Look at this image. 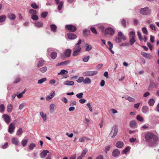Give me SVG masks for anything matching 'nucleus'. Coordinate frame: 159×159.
<instances>
[{
    "label": "nucleus",
    "mask_w": 159,
    "mask_h": 159,
    "mask_svg": "<svg viewBox=\"0 0 159 159\" xmlns=\"http://www.w3.org/2000/svg\"><path fill=\"white\" fill-rule=\"evenodd\" d=\"M45 62V61L43 60H41L40 61H39L38 62V64L37 65V67H39L42 66L44 64Z\"/></svg>",
    "instance_id": "obj_22"
},
{
    "label": "nucleus",
    "mask_w": 159,
    "mask_h": 159,
    "mask_svg": "<svg viewBox=\"0 0 159 159\" xmlns=\"http://www.w3.org/2000/svg\"><path fill=\"white\" fill-rule=\"evenodd\" d=\"M123 98H124L126 100H128L130 102H134L135 101V100L133 98L128 96L126 95L124 97H123Z\"/></svg>",
    "instance_id": "obj_17"
},
{
    "label": "nucleus",
    "mask_w": 159,
    "mask_h": 159,
    "mask_svg": "<svg viewBox=\"0 0 159 159\" xmlns=\"http://www.w3.org/2000/svg\"><path fill=\"white\" fill-rule=\"evenodd\" d=\"M142 30L143 33L145 34H148V32L147 30V28L146 27H142Z\"/></svg>",
    "instance_id": "obj_50"
},
{
    "label": "nucleus",
    "mask_w": 159,
    "mask_h": 159,
    "mask_svg": "<svg viewBox=\"0 0 159 159\" xmlns=\"http://www.w3.org/2000/svg\"><path fill=\"white\" fill-rule=\"evenodd\" d=\"M35 146H36V145L35 144H34V143H32L29 145V148L30 150H32L35 147Z\"/></svg>",
    "instance_id": "obj_51"
},
{
    "label": "nucleus",
    "mask_w": 159,
    "mask_h": 159,
    "mask_svg": "<svg viewBox=\"0 0 159 159\" xmlns=\"http://www.w3.org/2000/svg\"><path fill=\"white\" fill-rule=\"evenodd\" d=\"M91 83V79L89 78H86L84 79V83L85 84H90Z\"/></svg>",
    "instance_id": "obj_25"
},
{
    "label": "nucleus",
    "mask_w": 159,
    "mask_h": 159,
    "mask_svg": "<svg viewBox=\"0 0 159 159\" xmlns=\"http://www.w3.org/2000/svg\"><path fill=\"white\" fill-rule=\"evenodd\" d=\"M15 129V126L14 123H11L9 126L8 128V132L11 134H12L14 133V130Z\"/></svg>",
    "instance_id": "obj_7"
},
{
    "label": "nucleus",
    "mask_w": 159,
    "mask_h": 159,
    "mask_svg": "<svg viewBox=\"0 0 159 159\" xmlns=\"http://www.w3.org/2000/svg\"><path fill=\"white\" fill-rule=\"evenodd\" d=\"M40 115L43 118L44 121H45L47 119V115L46 114L44 113L43 112L41 111L40 113Z\"/></svg>",
    "instance_id": "obj_26"
},
{
    "label": "nucleus",
    "mask_w": 159,
    "mask_h": 159,
    "mask_svg": "<svg viewBox=\"0 0 159 159\" xmlns=\"http://www.w3.org/2000/svg\"><path fill=\"white\" fill-rule=\"evenodd\" d=\"M31 18L34 20H37L39 19V17L36 14L31 16Z\"/></svg>",
    "instance_id": "obj_49"
},
{
    "label": "nucleus",
    "mask_w": 159,
    "mask_h": 159,
    "mask_svg": "<svg viewBox=\"0 0 159 159\" xmlns=\"http://www.w3.org/2000/svg\"><path fill=\"white\" fill-rule=\"evenodd\" d=\"M137 119L140 122H143L144 120L143 117L139 115H138L136 116Z\"/></svg>",
    "instance_id": "obj_38"
},
{
    "label": "nucleus",
    "mask_w": 159,
    "mask_h": 159,
    "mask_svg": "<svg viewBox=\"0 0 159 159\" xmlns=\"http://www.w3.org/2000/svg\"><path fill=\"white\" fill-rule=\"evenodd\" d=\"M83 94L82 93H80L77 94L76 95V96L77 98L79 99H81L83 98Z\"/></svg>",
    "instance_id": "obj_53"
},
{
    "label": "nucleus",
    "mask_w": 159,
    "mask_h": 159,
    "mask_svg": "<svg viewBox=\"0 0 159 159\" xmlns=\"http://www.w3.org/2000/svg\"><path fill=\"white\" fill-rule=\"evenodd\" d=\"M70 62L69 60L63 62L58 63L57 64V66H64L68 64Z\"/></svg>",
    "instance_id": "obj_13"
},
{
    "label": "nucleus",
    "mask_w": 159,
    "mask_h": 159,
    "mask_svg": "<svg viewBox=\"0 0 159 159\" xmlns=\"http://www.w3.org/2000/svg\"><path fill=\"white\" fill-rule=\"evenodd\" d=\"M120 154V152L118 149H116L113 151L112 155L114 157H118Z\"/></svg>",
    "instance_id": "obj_12"
},
{
    "label": "nucleus",
    "mask_w": 159,
    "mask_h": 159,
    "mask_svg": "<svg viewBox=\"0 0 159 159\" xmlns=\"http://www.w3.org/2000/svg\"><path fill=\"white\" fill-rule=\"evenodd\" d=\"M107 44L109 46V47L108 48V49H111L113 48V45L111 42L108 41L107 42Z\"/></svg>",
    "instance_id": "obj_63"
},
{
    "label": "nucleus",
    "mask_w": 159,
    "mask_h": 159,
    "mask_svg": "<svg viewBox=\"0 0 159 159\" xmlns=\"http://www.w3.org/2000/svg\"><path fill=\"white\" fill-rule=\"evenodd\" d=\"M114 30L111 27L107 28L105 30V34H107L112 35L114 34Z\"/></svg>",
    "instance_id": "obj_8"
},
{
    "label": "nucleus",
    "mask_w": 159,
    "mask_h": 159,
    "mask_svg": "<svg viewBox=\"0 0 159 159\" xmlns=\"http://www.w3.org/2000/svg\"><path fill=\"white\" fill-rule=\"evenodd\" d=\"M82 42L81 40L80 39L78 43L76 44L73 48V52L72 55L75 57L77 56L81 52V48L80 46V44Z\"/></svg>",
    "instance_id": "obj_2"
},
{
    "label": "nucleus",
    "mask_w": 159,
    "mask_h": 159,
    "mask_svg": "<svg viewBox=\"0 0 159 159\" xmlns=\"http://www.w3.org/2000/svg\"><path fill=\"white\" fill-rule=\"evenodd\" d=\"M66 72V73L67 74L68 73V71L64 69H63L61 70V72L58 73V75H63L64 73Z\"/></svg>",
    "instance_id": "obj_52"
},
{
    "label": "nucleus",
    "mask_w": 159,
    "mask_h": 159,
    "mask_svg": "<svg viewBox=\"0 0 159 159\" xmlns=\"http://www.w3.org/2000/svg\"><path fill=\"white\" fill-rule=\"evenodd\" d=\"M49 151L47 150H43L40 154V157L41 158H43L48 153H49Z\"/></svg>",
    "instance_id": "obj_11"
},
{
    "label": "nucleus",
    "mask_w": 159,
    "mask_h": 159,
    "mask_svg": "<svg viewBox=\"0 0 159 159\" xmlns=\"http://www.w3.org/2000/svg\"><path fill=\"white\" fill-rule=\"evenodd\" d=\"M48 13L47 11L43 12L41 14V16L43 18H45L47 16Z\"/></svg>",
    "instance_id": "obj_47"
},
{
    "label": "nucleus",
    "mask_w": 159,
    "mask_h": 159,
    "mask_svg": "<svg viewBox=\"0 0 159 159\" xmlns=\"http://www.w3.org/2000/svg\"><path fill=\"white\" fill-rule=\"evenodd\" d=\"M118 127L117 125H115L112 128V129L109 134V136H110L112 138H114L116 136L118 133Z\"/></svg>",
    "instance_id": "obj_3"
},
{
    "label": "nucleus",
    "mask_w": 159,
    "mask_h": 159,
    "mask_svg": "<svg viewBox=\"0 0 159 159\" xmlns=\"http://www.w3.org/2000/svg\"><path fill=\"white\" fill-rule=\"evenodd\" d=\"M66 29L69 30V31L74 32L76 30V28L75 26L71 25H66L65 26Z\"/></svg>",
    "instance_id": "obj_6"
},
{
    "label": "nucleus",
    "mask_w": 159,
    "mask_h": 159,
    "mask_svg": "<svg viewBox=\"0 0 159 159\" xmlns=\"http://www.w3.org/2000/svg\"><path fill=\"white\" fill-rule=\"evenodd\" d=\"M118 35L120 37V38H121L122 39L124 40H125V39H126L125 37L123 35V33L121 32H120L119 33H118Z\"/></svg>",
    "instance_id": "obj_42"
},
{
    "label": "nucleus",
    "mask_w": 159,
    "mask_h": 159,
    "mask_svg": "<svg viewBox=\"0 0 159 159\" xmlns=\"http://www.w3.org/2000/svg\"><path fill=\"white\" fill-rule=\"evenodd\" d=\"M29 13L31 15V16L37 14V12L35 10L30 9L29 11Z\"/></svg>",
    "instance_id": "obj_31"
},
{
    "label": "nucleus",
    "mask_w": 159,
    "mask_h": 159,
    "mask_svg": "<svg viewBox=\"0 0 159 159\" xmlns=\"http://www.w3.org/2000/svg\"><path fill=\"white\" fill-rule=\"evenodd\" d=\"M12 106L11 105H8L7 107V111L9 112H11L12 110Z\"/></svg>",
    "instance_id": "obj_39"
},
{
    "label": "nucleus",
    "mask_w": 159,
    "mask_h": 159,
    "mask_svg": "<svg viewBox=\"0 0 159 159\" xmlns=\"http://www.w3.org/2000/svg\"><path fill=\"white\" fill-rule=\"evenodd\" d=\"M83 34L84 36L88 35L90 32V31L89 30L85 29L83 30Z\"/></svg>",
    "instance_id": "obj_48"
},
{
    "label": "nucleus",
    "mask_w": 159,
    "mask_h": 159,
    "mask_svg": "<svg viewBox=\"0 0 159 159\" xmlns=\"http://www.w3.org/2000/svg\"><path fill=\"white\" fill-rule=\"evenodd\" d=\"M130 150V148L129 147H127L125 149H124L123 151V154H126L127 153V152L129 151Z\"/></svg>",
    "instance_id": "obj_55"
},
{
    "label": "nucleus",
    "mask_w": 159,
    "mask_h": 159,
    "mask_svg": "<svg viewBox=\"0 0 159 159\" xmlns=\"http://www.w3.org/2000/svg\"><path fill=\"white\" fill-rule=\"evenodd\" d=\"M141 54L144 57L146 58H150L151 57V55L150 54L144 52H141Z\"/></svg>",
    "instance_id": "obj_24"
},
{
    "label": "nucleus",
    "mask_w": 159,
    "mask_h": 159,
    "mask_svg": "<svg viewBox=\"0 0 159 159\" xmlns=\"http://www.w3.org/2000/svg\"><path fill=\"white\" fill-rule=\"evenodd\" d=\"M138 36L139 37V39L140 41H141L142 40V38L141 36V32L140 31H138L137 32Z\"/></svg>",
    "instance_id": "obj_60"
},
{
    "label": "nucleus",
    "mask_w": 159,
    "mask_h": 159,
    "mask_svg": "<svg viewBox=\"0 0 159 159\" xmlns=\"http://www.w3.org/2000/svg\"><path fill=\"white\" fill-rule=\"evenodd\" d=\"M6 16L5 15H2L0 16V22L2 23L4 22L6 20Z\"/></svg>",
    "instance_id": "obj_36"
},
{
    "label": "nucleus",
    "mask_w": 159,
    "mask_h": 159,
    "mask_svg": "<svg viewBox=\"0 0 159 159\" xmlns=\"http://www.w3.org/2000/svg\"><path fill=\"white\" fill-rule=\"evenodd\" d=\"M63 84L65 85L71 86L74 84V82L72 81L67 80L64 81Z\"/></svg>",
    "instance_id": "obj_16"
},
{
    "label": "nucleus",
    "mask_w": 159,
    "mask_h": 159,
    "mask_svg": "<svg viewBox=\"0 0 159 159\" xmlns=\"http://www.w3.org/2000/svg\"><path fill=\"white\" fill-rule=\"evenodd\" d=\"M90 58L89 56H85L82 59L83 61L84 62H88Z\"/></svg>",
    "instance_id": "obj_37"
},
{
    "label": "nucleus",
    "mask_w": 159,
    "mask_h": 159,
    "mask_svg": "<svg viewBox=\"0 0 159 159\" xmlns=\"http://www.w3.org/2000/svg\"><path fill=\"white\" fill-rule=\"evenodd\" d=\"M139 11L140 14L143 15H149L151 12V10L148 7H146L143 8H141Z\"/></svg>",
    "instance_id": "obj_4"
},
{
    "label": "nucleus",
    "mask_w": 159,
    "mask_h": 159,
    "mask_svg": "<svg viewBox=\"0 0 159 159\" xmlns=\"http://www.w3.org/2000/svg\"><path fill=\"white\" fill-rule=\"evenodd\" d=\"M55 105L53 103L51 104L49 107V109L50 111L52 112H53L54 111V106Z\"/></svg>",
    "instance_id": "obj_44"
},
{
    "label": "nucleus",
    "mask_w": 159,
    "mask_h": 159,
    "mask_svg": "<svg viewBox=\"0 0 159 159\" xmlns=\"http://www.w3.org/2000/svg\"><path fill=\"white\" fill-rule=\"evenodd\" d=\"M85 51H89L91 50L92 49V47L88 44H85Z\"/></svg>",
    "instance_id": "obj_29"
},
{
    "label": "nucleus",
    "mask_w": 159,
    "mask_h": 159,
    "mask_svg": "<svg viewBox=\"0 0 159 159\" xmlns=\"http://www.w3.org/2000/svg\"><path fill=\"white\" fill-rule=\"evenodd\" d=\"M5 109V107L3 104H1L0 105V112H3Z\"/></svg>",
    "instance_id": "obj_54"
},
{
    "label": "nucleus",
    "mask_w": 159,
    "mask_h": 159,
    "mask_svg": "<svg viewBox=\"0 0 159 159\" xmlns=\"http://www.w3.org/2000/svg\"><path fill=\"white\" fill-rule=\"evenodd\" d=\"M57 53L54 52H52L51 54V57L53 59H56L57 57Z\"/></svg>",
    "instance_id": "obj_28"
},
{
    "label": "nucleus",
    "mask_w": 159,
    "mask_h": 159,
    "mask_svg": "<svg viewBox=\"0 0 159 159\" xmlns=\"http://www.w3.org/2000/svg\"><path fill=\"white\" fill-rule=\"evenodd\" d=\"M28 142V140L27 139H23L21 143H22V145L24 147H25L26 145Z\"/></svg>",
    "instance_id": "obj_45"
},
{
    "label": "nucleus",
    "mask_w": 159,
    "mask_h": 159,
    "mask_svg": "<svg viewBox=\"0 0 159 159\" xmlns=\"http://www.w3.org/2000/svg\"><path fill=\"white\" fill-rule=\"evenodd\" d=\"M39 70L42 73H44L47 71V68L46 66H44L43 67L40 68L39 69Z\"/></svg>",
    "instance_id": "obj_34"
},
{
    "label": "nucleus",
    "mask_w": 159,
    "mask_h": 159,
    "mask_svg": "<svg viewBox=\"0 0 159 159\" xmlns=\"http://www.w3.org/2000/svg\"><path fill=\"white\" fill-rule=\"evenodd\" d=\"M98 74L97 71H87L83 73V75L84 76H93L96 75Z\"/></svg>",
    "instance_id": "obj_5"
},
{
    "label": "nucleus",
    "mask_w": 159,
    "mask_h": 159,
    "mask_svg": "<svg viewBox=\"0 0 159 159\" xmlns=\"http://www.w3.org/2000/svg\"><path fill=\"white\" fill-rule=\"evenodd\" d=\"M155 103V101L153 99H150L148 101V103L149 105L150 106H152Z\"/></svg>",
    "instance_id": "obj_35"
},
{
    "label": "nucleus",
    "mask_w": 159,
    "mask_h": 159,
    "mask_svg": "<svg viewBox=\"0 0 159 159\" xmlns=\"http://www.w3.org/2000/svg\"><path fill=\"white\" fill-rule=\"evenodd\" d=\"M47 79L46 78H43L39 80L38 81V83L39 84H42Z\"/></svg>",
    "instance_id": "obj_33"
},
{
    "label": "nucleus",
    "mask_w": 159,
    "mask_h": 159,
    "mask_svg": "<svg viewBox=\"0 0 159 159\" xmlns=\"http://www.w3.org/2000/svg\"><path fill=\"white\" fill-rule=\"evenodd\" d=\"M129 125L131 128H135L136 126L135 121L134 120L131 121L130 122Z\"/></svg>",
    "instance_id": "obj_30"
},
{
    "label": "nucleus",
    "mask_w": 159,
    "mask_h": 159,
    "mask_svg": "<svg viewBox=\"0 0 159 159\" xmlns=\"http://www.w3.org/2000/svg\"><path fill=\"white\" fill-rule=\"evenodd\" d=\"M35 25L38 27H42L43 26V23L42 22L37 21L34 23Z\"/></svg>",
    "instance_id": "obj_27"
},
{
    "label": "nucleus",
    "mask_w": 159,
    "mask_h": 159,
    "mask_svg": "<svg viewBox=\"0 0 159 159\" xmlns=\"http://www.w3.org/2000/svg\"><path fill=\"white\" fill-rule=\"evenodd\" d=\"M71 50L69 49H66L64 52L65 55L67 57H69L70 56Z\"/></svg>",
    "instance_id": "obj_14"
},
{
    "label": "nucleus",
    "mask_w": 159,
    "mask_h": 159,
    "mask_svg": "<svg viewBox=\"0 0 159 159\" xmlns=\"http://www.w3.org/2000/svg\"><path fill=\"white\" fill-rule=\"evenodd\" d=\"M87 139L86 137H83L80 138L79 141L80 142H84L85 140Z\"/></svg>",
    "instance_id": "obj_62"
},
{
    "label": "nucleus",
    "mask_w": 159,
    "mask_h": 159,
    "mask_svg": "<svg viewBox=\"0 0 159 159\" xmlns=\"http://www.w3.org/2000/svg\"><path fill=\"white\" fill-rule=\"evenodd\" d=\"M90 29L91 30L92 32L94 34H97V31L95 28L91 27L90 28Z\"/></svg>",
    "instance_id": "obj_59"
},
{
    "label": "nucleus",
    "mask_w": 159,
    "mask_h": 159,
    "mask_svg": "<svg viewBox=\"0 0 159 159\" xmlns=\"http://www.w3.org/2000/svg\"><path fill=\"white\" fill-rule=\"evenodd\" d=\"M8 18L11 20H13L16 18V16L13 13H10L8 16Z\"/></svg>",
    "instance_id": "obj_21"
},
{
    "label": "nucleus",
    "mask_w": 159,
    "mask_h": 159,
    "mask_svg": "<svg viewBox=\"0 0 159 159\" xmlns=\"http://www.w3.org/2000/svg\"><path fill=\"white\" fill-rule=\"evenodd\" d=\"M148 124L144 125L141 128V129L142 130H144L148 128Z\"/></svg>",
    "instance_id": "obj_58"
},
{
    "label": "nucleus",
    "mask_w": 159,
    "mask_h": 159,
    "mask_svg": "<svg viewBox=\"0 0 159 159\" xmlns=\"http://www.w3.org/2000/svg\"><path fill=\"white\" fill-rule=\"evenodd\" d=\"M103 66L102 64H100L98 65L96 67V68L97 70H100L101 69Z\"/></svg>",
    "instance_id": "obj_61"
},
{
    "label": "nucleus",
    "mask_w": 159,
    "mask_h": 159,
    "mask_svg": "<svg viewBox=\"0 0 159 159\" xmlns=\"http://www.w3.org/2000/svg\"><path fill=\"white\" fill-rule=\"evenodd\" d=\"M31 6L34 9H37L39 8V6L37 5L35 3H33L31 5Z\"/></svg>",
    "instance_id": "obj_46"
},
{
    "label": "nucleus",
    "mask_w": 159,
    "mask_h": 159,
    "mask_svg": "<svg viewBox=\"0 0 159 159\" xmlns=\"http://www.w3.org/2000/svg\"><path fill=\"white\" fill-rule=\"evenodd\" d=\"M50 27L52 31L56 32L57 31V27L55 24H51L50 25Z\"/></svg>",
    "instance_id": "obj_23"
},
{
    "label": "nucleus",
    "mask_w": 159,
    "mask_h": 159,
    "mask_svg": "<svg viewBox=\"0 0 159 159\" xmlns=\"http://www.w3.org/2000/svg\"><path fill=\"white\" fill-rule=\"evenodd\" d=\"M129 35L130 38H135V32L134 31H131L129 34Z\"/></svg>",
    "instance_id": "obj_41"
},
{
    "label": "nucleus",
    "mask_w": 159,
    "mask_h": 159,
    "mask_svg": "<svg viewBox=\"0 0 159 159\" xmlns=\"http://www.w3.org/2000/svg\"><path fill=\"white\" fill-rule=\"evenodd\" d=\"M23 132L22 129L21 128H19L17 131L16 135L17 136L21 135Z\"/></svg>",
    "instance_id": "obj_40"
},
{
    "label": "nucleus",
    "mask_w": 159,
    "mask_h": 159,
    "mask_svg": "<svg viewBox=\"0 0 159 159\" xmlns=\"http://www.w3.org/2000/svg\"><path fill=\"white\" fill-rule=\"evenodd\" d=\"M121 23L123 26L124 27H125L126 26V20L124 19H122L121 21Z\"/></svg>",
    "instance_id": "obj_56"
},
{
    "label": "nucleus",
    "mask_w": 159,
    "mask_h": 159,
    "mask_svg": "<svg viewBox=\"0 0 159 159\" xmlns=\"http://www.w3.org/2000/svg\"><path fill=\"white\" fill-rule=\"evenodd\" d=\"M142 111L143 113H147L149 111L148 107L146 106H144L142 108Z\"/></svg>",
    "instance_id": "obj_18"
},
{
    "label": "nucleus",
    "mask_w": 159,
    "mask_h": 159,
    "mask_svg": "<svg viewBox=\"0 0 159 159\" xmlns=\"http://www.w3.org/2000/svg\"><path fill=\"white\" fill-rule=\"evenodd\" d=\"M84 78L83 77H80L79 78V79L77 80V82L80 83H81L82 82H84Z\"/></svg>",
    "instance_id": "obj_57"
},
{
    "label": "nucleus",
    "mask_w": 159,
    "mask_h": 159,
    "mask_svg": "<svg viewBox=\"0 0 159 159\" xmlns=\"http://www.w3.org/2000/svg\"><path fill=\"white\" fill-rule=\"evenodd\" d=\"M124 145V143L121 141H118L116 144V146L118 148H122Z\"/></svg>",
    "instance_id": "obj_19"
},
{
    "label": "nucleus",
    "mask_w": 159,
    "mask_h": 159,
    "mask_svg": "<svg viewBox=\"0 0 159 159\" xmlns=\"http://www.w3.org/2000/svg\"><path fill=\"white\" fill-rule=\"evenodd\" d=\"M121 38H120L118 37H116L115 39V40L116 42L117 43H119L121 42Z\"/></svg>",
    "instance_id": "obj_64"
},
{
    "label": "nucleus",
    "mask_w": 159,
    "mask_h": 159,
    "mask_svg": "<svg viewBox=\"0 0 159 159\" xmlns=\"http://www.w3.org/2000/svg\"><path fill=\"white\" fill-rule=\"evenodd\" d=\"M64 2L63 1H61L58 4V9L59 11H60L63 5Z\"/></svg>",
    "instance_id": "obj_32"
},
{
    "label": "nucleus",
    "mask_w": 159,
    "mask_h": 159,
    "mask_svg": "<svg viewBox=\"0 0 159 159\" xmlns=\"http://www.w3.org/2000/svg\"><path fill=\"white\" fill-rule=\"evenodd\" d=\"M2 117L3 118V119L7 123H9L11 120V118L7 114H3L2 115Z\"/></svg>",
    "instance_id": "obj_9"
},
{
    "label": "nucleus",
    "mask_w": 159,
    "mask_h": 159,
    "mask_svg": "<svg viewBox=\"0 0 159 159\" xmlns=\"http://www.w3.org/2000/svg\"><path fill=\"white\" fill-rule=\"evenodd\" d=\"M146 142H148L150 146H154L157 144L158 138L154 135L152 133L148 132L146 133L144 136Z\"/></svg>",
    "instance_id": "obj_1"
},
{
    "label": "nucleus",
    "mask_w": 159,
    "mask_h": 159,
    "mask_svg": "<svg viewBox=\"0 0 159 159\" xmlns=\"http://www.w3.org/2000/svg\"><path fill=\"white\" fill-rule=\"evenodd\" d=\"M55 95V92L54 91L52 92L50 94L46 97V99L48 100L49 99L52 98Z\"/></svg>",
    "instance_id": "obj_15"
},
{
    "label": "nucleus",
    "mask_w": 159,
    "mask_h": 159,
    "mask_svg": "<svg viewBox=\"0 0 159 159\" xmlns=\"http://www.w3.org/2000/svg\"><path fill=\"white\" fill-rule=\"evenodd\" d=\"M12 143L16 145H18L19 140L17 138H13L12 139Z\"/></svg>",
    "instance_id": "obj_20"
},
{
    "label": "nucleus",
    "mask_w": 159,
    "mask_h": 159,
    "mask_svg": "<svg viewBox=\"0 0 159 159\" xmlns=\"http://www.w3.org/2000/svg\"><path fill=\"white\" fill-rule=\"evenodd\" d=\"M135 42V38H130L129 42L130 45H132Z\"/></svg>",
    "instance_id": "obj_43"
},
{
    "label": "nucleus",
    "mask_w": 159,
    "mask_h": 159,
    "mask_svg": "<svg viewBox=\"0 0 159 159\" xmlns=\"http://www.w3.org/2000/svg\"><path fill=\"white\" fill-rule=\"evenodd\" d=\"M67 36L70 39H74L77 38V36L74 34L71 33H69L67 34Z\"/></svg>",
    "instance_id": "obj_10"
}]
</instances>
